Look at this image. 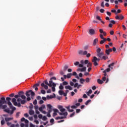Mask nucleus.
<instances>
[{
	"instance_id": "obj_1",
	"label": "nucleus",
	"mask_w": 127,
	"mask_h": 127,
	"mask_svg": "<svg viewBox=\"0 0 127 127\" xmlns=\"http://www.w3.org/2000/svg\"><path fill=\"white\" fill-rule=\"evenodd\" d=\"M4 104H6V101H5V98L4 97L0 98V109L1 108L3 110L6 109V105H2Z\"/></svg>"
},
{
	"instance_id": "obj_2",
	"label": "nucleus",
	"mask_w": 127,
	"mask_h": 127,
	"mask_svg": "<svg viewBox=\"0 0 127 127\" xmlns=\"http://www.w3.org/2000/svg\"><path fill=\"white\" fill-rule=\"evenodd\" d=\"M100 59H98L96 57H93V59L92 60V62L93 63L94 66H98V65H99V64L97 62H99V61H100Z\"/></svg>"
},
{
	"instance_id": "obj_3",
	"label": "nucleus",
	"mask_w": 127,
	"mask_h": 127,
	"mask_svg": "<svg viewBox=\"0 0 127 127\" xmlns=\"http://www.w3.org/2000/svg\"><path fill=\"white\" fill-rule=\"evenodd\" d=\"M12 103H13L14 106L18 107L19 108H20L21 107V104H20V103H18L16 102V99L15 98H12Z\"/></svg>"
},
{
	"instance_id": "obj_4",
	"label": "nucleus",
	"mask_w": 127,
	"mask_h": 127,
	"mask_svg": "<svg viewBox=\"0 0 127 127\" xmlns=\"http://www.w3.org/2000/svg\"><path fill=\"white\" fill-rule=\"evenodd\" d=\"M26 97H30L31 96H35V93L31 90L26 91L25 94Z\"/></svg>"
},
{
	"instance_id": "obj_5",
	"label": "nucleus",
	"mask_w": 127,
	"mask_h": 127,
	"mask_svg": "<svg viewBox=\"0 0 127 127\" xmlns=\"http://www.w3.org/2000/svg\"><path fill=\"white\" fill-rule=\"evenodd\" d=\"M10 100H11V98L10 97H6V100L7 101V105H8L10 108H12V104L10 102Z\"/></svg>"
},
{
	"instance_id": "obj_6",
	"label": "nucleus",
	"mask_w": 127,
	"mask_h": 127,
	"mask_svg": "<svg viewBox=\"0 0 127 127\" xmlns=\"http://www.w3.org/2000/svg\"><path fill=\"white\" fill-rule=\"evenodd\" d=\"M47 107L48 108L47 109V111H48V113L51 114V112H52V106L51 104H48Z\"/></svg>"
},
{
	"instance_id": "obj_7",
	"label": "nucleus",
	"mask_w": 127,
	"mask_h": 127,
	"mask_svg": "<svg viewBox=\"0 0 127 127\" xmlns=\"http://www.w3.org/2000/svg\"><path fill=\"white\" fill-rule=\"evenodd\" d=\"M78 54L79 55H87V54H88V52H87V51L83 52V51L80 50L78 51Z\"/></svg>"
},
{
	"instance_id": "obj_8",
	"label": "nucleus",
	"mask_w": 127,
	"mask_h": 127,
	"mask_svg": "<svg viewBox=\"0 0 127 127\" xmlns=\"http://www.w3.org/2000/svg\"><path fill=\"white\" fill-rule=\"evenodd\" d=\"M116 19H118L119 20H123L125 17L123 15H120V16L116 15L115 17Z\"/></svg>"
},
{
	"instance_id": "obj_9",
	"label": "nucleus",
	"mask_w": 127,
	"mask_h": 127,
	"mask_svg": "<svg viewBox=\"0 0 127 127\" xmlns=\"http://www.w3.org/2000/svg\"><path fill=\"white\" fill-rule=\"evenodd\" d=\"M95 33H96V31H95V30H94L93 29H89V34H90V35H94Z\"/></svg>"
},
{
	"instance_id": "obj_10",
	"label": "nucleus",
	"mask_w": 127,
	"mask_h": 127,
	"mask_svg": "<svg viewBox=\"0 0 127 127\" xmlns=\"http://www.w3.org/2000/svg\"><path fill=\"white\" fill-rule=\"evenodd\" d=\"M58 109L60 110V112H61V113H64V112H65V111H66V109H65V108H63V106H61V105H59L58 106Z\"/></svg>"
},
{
	"instance_id": "obj_11",
	"label": "nucleus",
	"mask_w": 127,
	"mask_h": 127,
	"mask_svg": "<svg viewBox=\"0 0 127 127\" xmlns=\"http://www.w3.org/2000/svg\"><path fill=\"white\" fill-rule=\"evenodd\" d=\"M58 114L60 116H64V117H65L66 118L67 116H68V113L67 112H58Z\"/></svg>"
},
{
	"instance_id": "obj_12",
	"label": "nucleus",
	"mask_w": 127,
	"mask_h": 127,
	"mask_svg": "<svg viewBox=\"0 0 127 127\" xmlns=\"http://www.w3.org/2000/svg\"><path fill=\"white\" fill-rule=\"evenodd\" d=\"M99 32L101 33V34H103L104 36H107V33L105 31H104V30L103 29H99Z\"/></svg>"
},
{
	"instance_id": "obj_13",
	"label": "nucleus",
	"mask_w": 127,
	"mask_h": 127,
	"mask_svg": "<svg viewBox=\"0 0 127 127\" xmlns=\"http://www.w3.org/2000/svg\"><path fill=\"white\" fill-rule=\"evenodd\" d=\"M111 52H113V49L111 48L106 49L105 51V53L107 54V55H109Z\"/></svg>"
},
{
	"instance_id": "obj_14",
	"label": "nucleus",
	"mask_w": 127,
	"mask_h": 127,
	"mask_svg": "<svg viewBox=\"0 0 127 127\" xmlns=\"http://www.w3.org/2000/svg\"><path fill=\"white\" fill-rule=\"evenodd\" d=\"M87 69V67L86 66H84L82 68H78L77 69V71H80V72H85Z\"/></svg>"
},
{
	"instance_id": "obj_15",
	"label": "nucleus",
	"mask_w": 127,
	"mask_h": 127,
	"mask_svg": "<svg viewBox=\"0 0 127 127\" xmlns=\"http://www.w3.org/2000/svg\"><path fill=\"white\" fill-rule=\"evenodd\" d=\"M96 19H97V20H99V21H100L101 22V23H103V24H105V22L104 21L102 20V19H101L100 16H97Z\"/></svg>"
},
{
	"instance_id": "obj_16",
	"label": "nucleus",
	"mask_w": 127,
	"mask_h": 127,
	"mask_svg": "<svg viewBox=\"0 0 127 127\" xmlns=\"http://www.w3.org/2000/svg\"><path fill=\"white\" fill-rule=\"evenodd\" d=\"M41 86L42 87H44V89H45V90H48V85H45V84L44 83V82H43L41 83Z\"/></svg>"
},
{
	"instance_id": "obj_17",
	"label": "nucleus",
	"mask_w": 127,
	"mask_h": 127,
	"mask_svg": "<svg viewBox=\"0 0 127 127\" xmlns=\"http://www.w3.org/2000/svg\"><path fill=\"white\" fill-rule=\"evenodd\" d=\"M99 39L98 38H96L94 40L93 43V45L94 46H96L97 45V43L98 42Z\"/></svg>"
},
{
	"instance_id": "obj_18",
	"label": "nucleus",
	"mask_w": 127,
	"mask_h": 127,
	"mask_svg": "<svg viewBox=\"0 0 127 127\" xmlns=\"http://www.w3.org/2000/svg\"><path fill=\"white\" fill-rule=\"evenodd\" d=\"M72 75L75 76V78H76V79H78V80L80 79V77H79V76L77 75V72L75 71L73 72Z\"/></svg>"
},
{
	"instance_id": "obj_19",
	"label": "nucleus",
	"mask_w": 127,
	"mask_h": 127,
	"mask_svg": "<svg viewBox=\"0 0 127 127\" xmlns=\"http://www.w3.org/2000/svg\"><path fill=\"white\" fill-rule=\"evenodd\" d=\"M56 86V84L55 83H53V87H52V92H55L56 89L55 87Z\"/></svg>"
},
{
	"instance_id": "obj_20",
	"label": "nucleus",
	"mask_w": 127,
	"mask_h": 127,
	"mask_svg": "<svg viewBox=\"0 0 127 127\" xmlns=\"http://www.w3.org/2000/svg\"><path fill=\"white\" fill-rule=\"evenodd\" d=\"M66 117L64 116H62V117H58L56 118V120H63V119H66Z\"/></svg>"
},
{
	"instance_id": "obj_21",
	"label": "nucleus",
	"mask_w": 127,
	"mask_h": 127,
	"mask_svg": "<svg viewBox=\"0 0 127 127\" xmlns=\"http://www.w3.org/2000/svg\"><path fill=\"white\" fill-rule=\"evenodd\" d=\"M103 55H104V52H101V53H99V54H97V56H98L99 58H102Z\"/></svg>"
},
{
	"instance_id": "obj_22",
	"label": "nucleus",
	"mask_w": 127,
	"mask_h": 127,
	"mask_svg": "<svg viewBox=\"0 0 127 127\" xmlns=\"http://www.w3.org/2000/svg\"><path fill=\"white\" fill-rule=\"evenodd\" d=\"M13 118H5V122H9V121H12Z\"/></svg>"
},
{
	"instance_id": "obj_23",
	"label": "nucleus",
	"mask_w": 127,
	"mask_h": 127,
	"mask_svg": "<svg viewBox=\"0 0 127 127\" xmlns=\"http://www.w3.org/2000/svg\"><path fill=\"white\" fill-rule=\"evenodd\" d=\"M29 114L30 116H32V115H34V111L32 110V109H30L29 111Z\"/></svg>"
},
{
	"instance_id": "obj_24",
	"label": "nucleus",
	"mask_w": 127,
	"mask_h": 127,
	"mask_svg": "<svg viewBox=\"0 0 127 127\" xmlns=\"http://www.w3.org/2000/svg\"><path fill=\"white\" fill-rule=\"evenodd\" d=\"M49 87H52V86H53V81H52V80H51L49 81Z\"/></svg>"
},
{
	"instance_id": "obj_25",
	"label": "nucleus",
	"mask_w": 127,
	"mask_h": 127,
	"mask_svg": "<svg viewBox=\"0 0 127 127\" xmlns=\"http://www.w3.org/2000/svg\"><path fill=\"white\" fill-rule=\"evenodd\" d=\"M97 83H98V84H100V85H102L104 83V81L100 79H97Z\"/></svg>"
},
{
	"instance_id": "obj_26",
	"label": "nucleus",
	"mask_w": 127,
	"mask_h": 127,
	"mask_svg": "<svg viewBox=\"0 0 127 127\" xmlns=\"http://www.w3.org/2000/svg\"><path fill=\"white\" fill-rule=\"evenodd\" d=\"M18 95H19V97H21L23 95H24V92L23 91H20L18 92Z\"/></svg>"
},
{
	"instance_id": "obj_27",
	"label": "nucleus",
	"mask_w": 127,
	"mask_h": 127,
	"mask_svg": "<svg viewBox=\"0 0 127 127\" xmlns=\"http://www.w3.org/2000/svg\"><path fill=\"white\" fill-rule=\"evenodd\" d=\"M107 41V39H104L103 40H102L100 42V44H104V43H105V42H106Z\"/></svg>"
},
{
	"instance_id": "obj_28",
	"label": "nucleus",
	"mask_w": 127,
	"mask_h": 127,
	"mask_svg": "<svg viewBox=\"0 0 127 127\" xmlns=\"http://www.w3.org/2000/svg\"><path fill=\"white\" fill-rule=\"evenodd\" d=\"M65 89H68L70 91H72V87L70 85H67L65 86Z\"/></svg>"
},
{
	"instance_id": "obj_29",
	"label": "nucleus",
	"mask_w": 127,
	"mask_h": 127,
	"mask_svg": "<svg viewBox=\"0 0 127 127\" xmlns=\"http://www.w3.org/2000/svg\"><path fill=\"white\" fill-rule=\"evenodd\" d=\"M93 93V91H92V89H90L88 92L86 93L87 96H90L89 94H92Z\"/></svg>"
},
{
	"instance_id": "obj_30",
	"label": "nucleus",
	"mask_w": 127,
	"mask_h": 127,
	"mask_svg": "<svg viewBox=\"0 0 127 127\" xmlns=\"http://www.w3.org/2000/svg\"><path fill=\"white\" fill-rule=\"evenodd\" d=\"M71 76H72V73H68L67 74V79H70V78H71Z\"/></svg>"
},
{
	"instance_id": "obj_31",
	"label": "nucleus",
	"mask_w": 127,
	"mask_h": 127,
	"mask_svg": "<svg viewBox=\"0 0 127 127\" xmlns=\"http://www.w3.org/2000/svg\"><path fill=\"white\" fill-rule=\"evenodd\" d=\"M80 82L81 84H83L84 82H85V79H84L83 78H80Z\"/></svg>"
},
{
	"instance_id": "obj_32",
	"label": "nucleus",
	"mask_w": 127,
	"mask_h": 127,
	"mask_svg": "<svg viewBox=\"0 0 127 127\" xmlns=\"http://www.w3.org/2000/svg\"><path fill=\"white\" fill-rule=\"evenodd\" d=\"M101 48H98L96 50L97 54H99V53H101Z\"/></svg>"
},
{
	"instance_id": "obj_33",
	"label": "nucleus",
	"mask_w": 127,
	"mask_h": 127,
	"mask_svg": "<svg viewBox=\"0 0 127 127\" xmlns=\"http://www.w3.org/2000/svg\"><path fill=\"white\" fill-rule=\"evenodd\" d=\"M68 66L67 65H64V71H66V70H67V69H68Z\"/></svg>"
},
{
	"instance_id": "obj_34",
	"label": "nucleus",
	"mask_w": 127,
	"mask_h": 127,
	"mask_svg": "<svg viewBox=\"0 0 127 127\" xmlns=\"http://www.w3.org/2000/svg\"><path fill=\"white\" fill-rule=\"evenodd\" d=\"M59 89L60 90H63V89H64V87L63 86V85H62V84H60L59 86Z\"/></svg>"
},
{
	"instance_id": "obj_35",
	"label": "nucleus",
	"mask_w": 127,
	"mask_h": 127,
	"mask_svg": "<svg viewBox=\"0 0 127 127\" xmlns=\"http://www.w3.org/2000/svg\"><path fill=\"white\" fill-rule=\"evenodd\" d=\"M90 102H91V100L89 99V100H87V101L85 102V104L86 105V106H88V105H89V103Z\"/></svg>"
},
{
	"instance_id": "obj_36",
	"label": "nucleus",
	"mask_w": 127,
	"mask_h": 127,
	"mask_svg": "<svg viewBox=\"0 0 127 127\" xmlns=\"http://www.w3.org/2000/svg\"><path fill=\"white\" fill-rule=\"evenodd\" d=\"M64 93V92H63V91H62V90H60L59 91V95H60V96H62V95H63Z\"/></svg>"
},
{
	"instance_id": "obj_37",
	"label": "nucleus",
	"mask_w": 127,
	"mask_h": 127,
	"mask_svg": "<svg viewBox=\"0 0 127 127\" xmlns=\"http://www.w3.org/2000/svg\"><path fill=\"white\" fill-rule=\"evenodd\" d=\"M101 7H105V2H104V1H103L102 2H101Z\"/></svg>"
},
{
	"instance_id": "obj_38",
	"label": "nucleus",
	"mask_w": 127,
	"mask_h": 127,
	"mask_svg": "<svg viewBox=\"0 0 127 127\" xmlns=\"http://www.w3.org/2000/svg\"><path fill=\"white\" fill-rule=\"evenodd\" d=\"M41 94H43V95H45V94H46V91H45V90H41Z\"/></svg>"
},
{
	"instance_id": "obj_39",
	"label": "nucleus",
	"mask_w": 127,
	"mask_h": 127,
	"mask_svg": "<svg viewBox=\"0 0 127 127\" xmlns=\"http://www.w3.org/2000/svg\"><path fill=\"white\" fill-rule=\"evenodd\" d=\"M87 67H88L89 68H90V67L92 68V63H89L88 64H87Z\"/></svg>"
},
{
	"instance_id": "obj_40",
	"label": "nucleus",
	"mask_w": 127,
	"mask_h": 127,
	"mask_svg": "<svg viewBox=\"0 0 127 127\" xmlns=\"http://www.w3.org/2000/svg\"><path fill=\"white\" fill-rule=\"evenodd\" d=\"M30 110H32L33 109V104L32 103H30V106H29Z\"/></svg>"
},
{
	"instance_id": "obj_41",
	"label": "nucleus",
	"mask_w": 127,
	"mask_h": 127,
	"mask_svg": "<svg viewBox=\"0 0 127 127\" xmlns=\"http://www.w3.org/2000/svg\"><path fill=\"white\" fill-rule=\"evenodd\" d=\"M79 64H80V62H75L74 63L75 66H78V65H79Z\"/></svg>"
},
{
	"instance_id": "obj_42",
	"label": "nucleus",
	"mask_w": 127,
	"mask_h": 127,
	"mask_svg": "<svg viewBox=\"0 0 127 127\" xmlns=\"http://www.w3.org/2000/svg\"><path fill=\"white\" fill-rule=\"evenodd\" d=\"M124 6H127V0H124Z\"/></svg>"
},
{
	"instance_id": "obj_43",
	"label": "nucleus",
	"mask_w": 127,
	"mask_h": 127,
	"mask_svg": "<svg viewBox=\"0 0 127 127\" xmlns=\"http://www.w3.org/2000/svg\"><path fill=\"white\" fill-rule=\"evenodd\" d=\"M21 99H22V100H26V97L24 95H23L21 97Z\"/></svg>"
},
{
	"instance_id": "obj_44",
	"label": "nucleus",
	"mask_w": 127,
	"mask_h": 127,
	"mask_svg": "<svg viewBox=\"0 0 127 127\" xmlns=\"http://www.w3.org/2000/svg\"><path fill=\"white\" fill-rule=\"evenodd\" d=\"M47 99H52V98H53V96H52V95H51V96L47 95Z\"/></svg>"
},
{
	"instance_id": "obj_45",
	"label": "nucleus",
	"mask_w": 127,
	"mask_h": 127,
	"mask_svg": "<svg viewBox=\"0 0 127 127\" xmlns=\"http://www.w3.org/2000/svg\"><path fill=\"white\" fill-rule=\"evenodd\" d=\"M100 37L101 39H106L105 38H104V35H103V34H100Z\"/></svg>"
},
{
	"instance_id": "obj_46",
	"label": "nucleus",
	"mask_w": 127,
	"mask_h": 127,
	"mask_svg": "<svg viewBox=\"0 0 127 127\" xmlns=\"http://www.w3.org/2000/svg\"><path fill=\"white\" fill-rule=\"evenodd\" d=\"M78 66H79V68H83V67H84V64H78Z\"/></svg>"
},
{
	"instance_id": "obj_47",
	"label": "nucleus",
	"mask_w": 127,
	"mask_h": 127,
	"mask_svg": "<svg viewBox=\"0 0 127 127\" xmlns=\"http://www.w3.org/2000/svg\"><path fill=\"white\" fill-rule=\"evenodd\" d=\"M26 101H25V100H23L21 101V104L22 105L24 104V103H26Z\"/></svg>"
},
{
	"instance_id": "obj_48",
	"label": "nucleus",
	"mask_w": 127,
	"mask_h": 127,
	"mask_svg": "<svg viewBox=\"0 0 127 127\" xmlns=\"http://www.w3.org/2000/svg\"><path fill=\"white\" fill-rule=\"evenodd\" d=\"M102 59H104V60H107V59H108V57H106L105 56H103L102 57V58H101Z\"/></svg>"
},
{
	"instance_id": "obj_49",
	"label": "nucleus",
	"mask_w": 127,
	"mask_h": 127,
	"mask_svg": "<svg viewBox=\"0 0 127 127\" xmlns=\"http://www.w3.org/2000/svg\"><path fill=\"white\" fill-rule=\"evenodd\" d=\"M39 83H36L33 87V88H35V87H39Z\"/></svg>"
},
{
	"instance_id": "obj_50",
	"label": "nucleus",
	"mask_w": 127,
	"mask_h": 127,
	"mask_svg": "<svg viewBox=\"0 0 127 127\" xmlns=\"http://www.w3.org/2000/svg\"><path fill=\"white\" fill-rule=\"evenodd\" d=\"M75 116V112H73L70 115V118H72V117H74Z\"/></svg>"
},
{
	"instance_id": "obj_51",
	"label": "nucleus",
	"mask_w": 127,
	"mask_h": 127,
	"mask_svg": "<svg viewBox=\"0 0 127 127\" xmlns=\"http://www.w3.org/2000/svg\"><path fill=\"white\" fill-rule=\"evenodd\" d=\"M115 65V63H112L111 64H109L108 67L109 68H111V66H114Z\"/></svg>"
},
{
	"instance_id": "obj_52",
	"label": "nucleus",
	"mask_w": 127,
	"mask_h": 127,
	"mask_svg": "<svg viewBox=\"0 0 127 127\" xmlns=\"http://www.w3.org/2000/svg\"><path fill=\"white\" fill-rule=\"evenodd\" d=\"M42 120H43V121H46V120H47V117H46V116H43Z\"/></svg>"
},
{
	"instance_id": "obj_53",
	"label": "nucleus",
	"mask_w": 127,
	"mask_h": 127,
	"mask_svg": "<svg viewBox=\"0 0 127 127\" xmlns=\"http://www.w3.org/2000/svg\"><path fill=\"white\" fill-rule=\"evenodd\" d=\"M89 63V61L87 60H85L84 61V64H88Z\"/></svg>"
},
{
	"instance_id": "obj_54",
	"label": "nucleus",
	"mask_w": 127,
	"mask_h": 127,
	"mask_svg": "<svg viewBox=\"0 0 127 127\" xmlns=\"http://www.w3.org/2000/svg\"><path fill=\"white\" fill-rule=\"evenodd\" d=\"M121 9H119L117 10V12H116V14H118V13H121Z\"/></svg>"
},
{
	"instance_id": "obj_55",
	"label": "nucleus",
	"mask_w": 127,
	"mask_h": 127,
	"mask_svg": "<svg viewBox=\"0 0 127 127\" xmlns=\"http://www.w3.org/2000/svg\"><path fill=\"white\" fill-rule=\"evenodd\" d=\"M43 103H44V101H43V100H40L39 101V104L40 105H42V104H43Z\"/></svg>"
},
{
	"instance_id": "obj_56",
	"label": "nucleus",
	"mask_w": 127,
	"mask_h": 127,
	"mask_svg": "<svg viewBox=\"0 0 127 127\" xmlns=\"http://www.w3.org/2000/svg\"><path fill=\"white\" fill-rule=\"evenodd\" d=\"M33 104L34 105H37V100L36 99H35L34 101H33Z\"/></svg>"
},
{
	"instance_id": "obj_57",
	"label": "nucleus",
	"mask_w": 127,
	"mask_h": 127,
	"mask_svg": "<svg viewBox=\"0 0 127 127\" xmlns=\"http://www.w3.org/2000/svg\"><path fill=\"white\" fill-rule=\"evenodd\" d=\"M60 75H64V73L63 72V70H61L60 72Z\"/></svg>"
},
{
	"instance_id": "obj_58",
	"label": "nucleus",
	"mask_w": 127,
	"mask_h": 127,
	"mask_svg": "<svg viewBox=\"0 0 127 127\" xmlns=\"http://www.w3.org/2000/svg\"><path fill=\"white\" fill-rule=\"evenodd\" d=\"M53 111H54V113H59V111L58 110V109H53Z\"/></svg>"
},
{
	"instance_id": "obj_59",
	"label": "nucleus",
	"mask_w": 127,
	"mask_h": 127,
	"mask_svg": "<svg viewBox=\"0 0 127 127\" xmlns=\"http://www.w3.org/2000/svg\"><path fill=\"white\" fill-rule=\"evenodd\" d=\"M43 117V116H42V114H39L38 116L39 119H42Z\"/></svg>"
},
{
	"instance_id": "obj_60",
	"label": "nucleus",
	"mask_w": 127,
	"mask_h": 127,
	"mask_svg": "<svg viewBox=\"0 0 127 127\" xmlns=\"http://www.w3.org/2000/svg\"><path fill=\"white\" fill-rule=\"evenodd\" d=\"M44 83V84H46V85H48V86H49V83H48V81H47V80H45Z\"/></svg>"
},
{
	"instance_id": "obj_61",
	"label": "nucleus",
	"mask_w": 127,
	"mask_h": 127,
	"mask_svg": "<svg viewBox=\"0 0 127 127\" xmlns=\"http://www.w3.org/2000/svg\"><path fill=\"white\" fill-rule=\"evenodd\" d=\"M109 68H107L106 70H105L104 71H106V72H110V71H111V69Z\"/></svg>"
},
{
	"instance_id": "obj_62",
	"label": "nucleus",
	"mask_w": 127,
	"mask_h": 127,
	"mask_svg": "<svg viewBox=\"0 0 127 127\" xmlns=\"http://www.w3.org/2000/svg\"><path fill=\"white\" fill-rule=\"evenodd\" d=\"M63 84L65 86L66 85H68V83L66 81H64Z\"/></svg>"
},
{
	"instance_id": "obj_63",
	"label": "nucleus",
	"mask_w": 127,
	"mask_h": 127,
	"mask_svg": "<svg viewBox=\"0 0 127 127\" xmlns=\"http://www.w3.org/2000/svg\"><path fill=\"white\" fill-rule=\"evenodd\" d=\"M71 109H77V106L75 105H72L71 106Z\"/></svg>"
},
{
	"instance_id": "obj_64",
	"label": "nucleus",
	"mask_w": 127,
	"mask_h": 127,
	"mask_svg": "<svg viewBox=\"0 0 127 127\" xmlns=\"http://www.w3.org/2000/svg\"><path fill=\"white\" fill-rule=\"evenodd\" d=\"M30 127H35V125H33L32 123H30Z\"/></svg>"
}]
</instances>
